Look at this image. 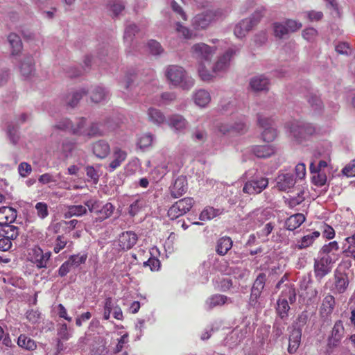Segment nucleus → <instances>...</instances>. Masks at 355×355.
<instances>
[{
	"label": "nucleus",
	"mask_w": 355,
	"mask_h": 355,
	"mask_svg": "<svg viewBox=\"0 0 355 355\" xmlns=\"http://www.w3.org/2000/svg\"><path fill=\"white\" fill-rule=\"evenodd\" d=\"M139 28L135 24L129 23L126 24L123 35L124 40L130 44L136 33H139Z\"/></svg>",
	"instance_id": "obj_42"
},
{
	"label": "nucleus",
	"mask_w": 355,
	"mask_h": 355,
	"mask_svg": "<svg viewBox=\"0 0 355 355\" xmlns=\"http://www.w3.org/2000/svg\"><path fill=\"white\" fill-rule=\"evenodd\" d=\"M277 135V130L272 126L266 127L261 133L263 140L266 142L272 141L276 138Z\"/></svg>",
	"instance_id": "obj_52"
},
{
	"label": "nucleus",
	"mask_w": 355,
	"mask_h": 355,
	"mask_svg": "<svg viewBox=\"0 0 355 355\" xmlns=\"http://www.w3.org/2000/svg\"><path fill=\"white\" fill-rule=\"evenodd\" d=\"M268 185V179L261 175H256L248 180L243 188V191L250 195L260 193Z\"/></svg>",
	"instance_id": "obj_4"
},
{
	"label": "nucleus",
	"mask_w": 355,
	"mask_h": 355,
	"mask_svg": "<svg viewBox=\"0 0 355 355\" xmlns=\"http://www.w3.org/2000/svg\"><path fill=\"white\" fill-rule=\"evenodd\" d=\"M165 75L171 83L180 86L183 89H190L194 85V80L189 76L183 67L178 65H169Z\"/></svg>",
	"instance_id": "obj_1"
},
{
	"label": "nucleus",
	"mask_w": 355,
	"mask_h": 355,
	"mask_svg": "<svg viewBox=\"0 0 355 355\" xmlns=\"http://www.w3.org/2000/svg\"><path fill=\"white\" fill-rule=\"evenodd\" d=\"M191 50L194 56L198 60L210 61L216 49L205 43H198L192 46Z\"/></svg>",
	"instance_id": "obj_7"
},
{
	"label": "nucleus",
	"mask_w": 355,
	"mask_h": 355,
	"mask_svg": "<svg viewBox=\"0 0 355 355\" xmlns=\"http://www.w3.org/2000/svg\"><path fill=\"white\" fill-rule=\"evenodd\" d=\"M101 202L96 199L91 198L85 202H84L85 206L88 207L89 212L94 213L96 214H98L100 211V206Z\"/></svg>",
	"instance_id": "obj_56"
},
{
	"label": "nucleus",
	"mask_w": 355,
	"mask_h": 355,
	"mask_svg": "<svg viewBox=\"0 0 355 355\" xmlns=\"http://www.w3.org/2000/svg\"><path fill=\"white\" fill-rule=\"evenodd\" d=\"M193 99L197 105L203 107L209 103L211 97L207 91L205 89H199L195 93Z\"/></svg>",
	"instance_id": "obj_34"
},
{
	"label": "nucleus",
	"mask_w": 355,
	"mask_h": 355,
	"mask_svg": "<svg viewBox=\"0 0 355 355\" xmlns=\"http://www.w3.org/2000/svg\"><path fill=\"white\" fill-rule=\"evenodd\" d=\"M287 322L286 320L276 318L272 326V336L277 340L284 331Z\"/></svg>",
	"instance_id": "obj_45"
},
{
	"label": "nucleus",
	"mask_w": 355,
	"mask_h": 355,
	"mask_svg": "<svg viewBox=\"0 0 355 355\" xmlns=\"http://www.w3.org/2000/svg\"><path fill=\"white\" fill-rule=\"evenodd\" d=\"M302 336V332H301V330L291 329L288 337V345L287 348L288 354H293L297 352L301 344Z\"/></svg>",
	"instance_id": "obj_13"
},
{
	"label": "nucleus",
	"mask_w": 355,
	"mask_h": 355,
	"mask_svg": "<svg viewBox=\"0 0 355 355\" xmlns=\"http://www.w3.org/2000/svg\"><path fill=\"white\" fill-rule=\"evenodd\" d=\"M233 241L229 236L220 238L216 245V252L220 256L225 255L232 248Z\"/></svg>",
	"instance_id": "obj_22"
},
{
	"label": "nucleus",
	"mask_w": 355,
	"mask_h": 355,
	"mask_svg": "<svg viewBox=\"0 0 355 355\" xmlns=\"http://www.w3.org/2000/svg\"><path fill=\"white\" fill-rule=\"evenodd\" d=\"M169 125L177 131H181L186 128L188 122L180 114H173L168 119Z\"/></svg>",
	"instance_id": "obj_30"
},
{
	"label": "nucleus",
	"mask_w": 355,
	"mask_h": 355,
	"mask_svg": "<svg viewBox=\"0 0 355 355\" xmlns=\"http://www.w3.org/2000/svg\"><path fill=\"white\" fill-rule=\"evenodd\" d=\"M290 306L287 300L283 298H278L275 306V311L279 317L278 319L286 320L288 317Z\"/></svg>",
	"instance_id": "obj_28"
},
{
	"label": "nucleus",
	"mask_w": 355,
	"mask_h": 355,
	"mask_svg": "<svg viewBox=\"0 0 355 355\" xmlns=\"http://www.w3.org/2000/svg\"><path fill=\"white\" fill-rule=\"evenodd\" d=\"M177 206L185 214L188 212L194 204V200L192 198H184L176 202Z\"/></svg>",
	"instance_id": "obj_50"
},
{
	"label": "nucleus",
	"mask_w": 355,
	"mask_h": 355,
	"mask_svg": "<svg viewBox=\"0 0 355 355\" xmlns=\"http://www.w3.org/2000/svg\"><path fill=\"white\" fill-rule=\"evenodd\" d=\"M110 10L114 17H117L124 9L125 5L119 0H114L109 4Z\"/></svg>",
	"instance_id": "obj_57"
},
{
	"label": "nucleus",
	"mask_w": 355,
	"mask_h": 355,
	"mask_svg": "<svg viewBox=\"0 0 355 355\" xmlns=\"http://www.w3.org/2000/svg\"><path fill=\"white\" fill-rule=\"evenodd\" d=\"M32 251L33 259L37 267L39 268H46V263L50 259L51 252H46L44 253L40 247H35Z\"/></svg>",
	"instance_id": "obj_17"
},
{
	"label": "nucleus",
	"mask_w": 355,
	"mask_h": 355,
	"mask_svg": "<svg viewBox=\"0 0 355 355\" xmlns=\"http://www.w3.org/2000/svg\"><path fill=\"white\" fill-rule=\"evenodd\" d=\"M87 209L83 205H70L68 206L67 211L64 213L65 218H70L73 216H81L86 214Z\"/></svg>",
	"instance_id": "obj_37"
},
{
	"label": "nucleus",
	"mask_w": 355,
	"mask_h": 355,
	"mask_svg": "<svg viewBox=\"0 0 355 355\" xmlns=\"http://www.w3.org/2000/svg\"><path fill=\"white\" fill-rule=\"evenodd\" d=\"M114 307V303L112 301L111 297H107L105 299V304H104V313L103 318L105 320H108L110 316V313Z\"/></svg>",
	"instance_id": "obj_61"
},
{
	"label": "nucleus",
	"mask_w": 355,
	"mask_h": 355,
	"mask_svg": "<svg viewBox=\"0 0 355 355\" xmlns=\"http://www.w3.org/2000/svg\"><path fill=\"white\" fill-rule=\"evenodd\" d=\"M153 141V136L151 134H145L141 136L138 142L137 145L140 148H146L152 145Z\"/></svg>",
	"instance_id": "obj_58"
},
{
	"label": "nucleus",
	"mask_w": 355,
	"mask_h": 355,
	"mask_svg": "<svg viewBox=\"0 0 355 355\" xmlns=\"http://www.w3.org/2000/svg\"><path fill=\"white\" fill-rule=\"evenodd\" d=\"M309 319V314L306 310L298 314L296 320L292 324L291 329H300L302 332V328L306 324Z\"/></svg>",
	"instance_id": "obj_38"
},
{
	"label": "nucleus",
	"mask_w": 355,
	"mask_h": 355,
	"mask_svg": "<svg viewBox=\"0 0 355 355\" xmlns=\"http://www.w3.org/2000/svg\"><path fill=\"white\" fill-rule=\"evenodd\" d=\"M250 21H246L245 19L241 20L234 28V35L239 38L245 37L246 33L252 29V27L250 25Z\"/></svg>",
	"instance_id": "obj_36"
},
{
	"label": "nucleus",
	"mask_w": 355,
	"mask_h": 355,
	"mask_svg": "<svg viewBox=\"0 0 355 355\" xmlns=\"http://www.w3.org/2000/svg\"><path fill=\"white\" fill-rule=\"evenodd\" d=\"M336 301L332 295H327L322 302L320 308V315L324 320H329L335 308Z\"/></svg>",
	"instance_id": "obj_10"
},
{
	"label": "nucleus",
	"mask_w": 355,
	"mask_h": 355,
	"mask_svg": "<svg viewBox=\"0 0 355 355\" xmlns=\"http://www.w3.org/2000/svg\"><path fill=\"white\" fill-rule=\"evenodd\" d=\"M93 153L98 158L106 157L110 152V148L108 143L104 140H99L93 144Z\"/></svg>",
	"instance_id": "obj_21"
},
{
	"label": "nucleus",
	"mask_w": 355,
	"mask_h": 355,
	"mask_svg": "<svg viewBox=\"0 0 355 355\" xmlns=\"http://www.w3.org/2000/svg\"><path fill=\"white\" fill-rule=\"evenodd\" d=\"M274 35L276 37L279 39L283 38L284 36L288 35L289 33L286 28L285 24L279 22H275L272 24Z\"/></svg>",
	"instance_id": "obj_51"
},
{
	"label": "nucleus",
	"mask_w": 355,
	"mask_h": 355,
	"mask_svg": "<svg viewBox=\"0 0 355 355\" xmlns=\"http://www.w3.org/2000/svg\"><path fill=\"white\" fill-rule=\"evenodd\" d=\"M168 216L172 219H176L180 216L184 215L183 211L177 206L176 202L168 210Z\"/></svg>",
	"instance_id": "obj_63"
},
{
	"label": "nucleus",
	"mask_w": 355,
	"mask_h": 355,
	"mask_svg": "<svg viewBox=\"0 0 355 355\" xmlns=\"http://www.w3.org/2000/svg\"><path fill=\"white\" fill-rule=\"evenodd\" d=\"M252 153L259 158H267L275 153V148L272 145H256L252 146Z\"/></svg>",
	"instance_id": "obj_20"
},
{
	"label": "nucleus",
	"mask_w": 355,
	"mask_h": 355,
	"mask_svg": "<svg viewBox=\"0 0 355 355\" xmlns=\"http://www.w3.org/2000/svg\"><path fill=\"white\" fill-rule=\"evenodd\" d=\"M19 126L17 125H14L12 123H10L8 126V136L9 137V139L10 142L13 144H17L18 143V141L19 139Z\"/></svg>",
	"instance_id": "obj_48"
},
{
	"label": "nucleus",
	"mask_w": 355,
	"mask_h": 355,
	"mask_svg": "<svg viewBox=\"0 0 355 355\" xmlns=\"http://www.w3.org/2000/svg\"><path fill=\"white\" fill-rule=\"evenodd\" d=\"M137 240V235L135 232L132 231L124 232L119 236V246L123 250H130L136 244Z\"/></svg>",
	"instance_id": "obj_15"
},
{
	"label": "nucleus",
	"mask_w": 355,
	"mask_h": 355,
	"mask_svg": "<svg viewBox=\"0 0 355 355\" xmlns=\"http://www.w3.org/2000/svg\"><path fill=\"white\" fill-rule=\"evenodd\" d=\"M20 71L21 74L25 77L32 75L35 71V63L33 57L31 55L24 56V60L21 62Z\"/></svg>",
	"instance_id": "obj_25"
},
{
	"label": "nucleus",
	"mask_w": 355,
	"mask_h": 355,
	"mask_svg": "<svg viewBox=\"0 0 355 355\" xmlns=\"http://www.w3.org/2000/svg\"><path fill=\"white\" fill-rule=\"evenodd\" d=\"M19 235L18 227L11 224H6L0 227V236L15 241Z\"/></svg>",
	"instance_id": "obj_24"
},
{
	"label": "nucleus",
	"mask_w": 355,
	"mask_h": 355,
	"mask_svg": "<svg viewBox=\"0 0 355 355\" xmlns=\"http://www.w3.org/2000/svg\"><path fill=\"white\" fill-rule=\"evenodd\" d=\"M344 327L342 320H337L332 329L331 334L327 339V346L332 349L340 344L344 334Z\"/></svg>",
	"instance_id": "obj_9"
},
{
	"label": "nucleus",
	"mask_w": 355,
	"mask_h": 355,
	"mask_svg": "<svg viewBox=\"0 0 355 355\" xmlns=\"http://www.w3.org/2000/svg\"><path fill=\"white\" fill-rule=\"evenodd\" d=\"M8 41L12 49V55H18L22 49V42L20 37L13 33H11L8 36Z\"/></svg>",
	"instance_id": "obj_31"
},
{
	"label": "nucleus",
	"mask_w": 355,
	"mask_h": 355,
	"mask_svg": "<svg viewBox=\"0 0 355 355\" xmlns=\"http://www.w3.org/2000/svg\"><path fill=\"white\" fill-rule=\"evenodd\" d=\"M148 46L150 53L153 55H159L163 52V49L160 44L154 40L148 42Z\"/></svg>",
	"instance_id": "obj_62"
},
{
	"label": "nucleus",
	"mask_w": 355,
	"mask_h": 355,
	"mask_svg": "<svg viewBox=\"0 0 355 355\" xmlns=\"http://www.w3.org/2000/svg\"><path fill=\"white\" fill-rule=\"evenodd\" d=\"M109 92L101 86L96 87L92 92L91 99L94 103H100L105 100Z\"/></svg>",
	"instance_id": "obj_41"
},
{
	"label": "nucleus",
	"mask_w": 355,
	"mask_h": 355,
	"mask_svg": "<svg viewBox=\"0 0 355 355\" xmlns=\"http://www.w3.org/2000/svg\"><path fill=\"white\" fill-rule=\"evenodd\" d=\"M187 189L186 177L180 175L175 180L173 185L170 188L171 196L174 198H178L187 192Z\"/></svg>",
	"instance_id": "obj_12"
},
{
	"label": "nucleus",
	"mask_w": 355,
	"mask_h": 355,
	"mask_svg": "<svg viewBox=\"0 0 355 355\" xmlns=\"http://www.w3.org/2000/svg\"><path fill=\"white\" fill-rule=\"evenodd\" d=\"M87 257V254H73L70 256L67 261L71 263V267L77 268L85 263Z\"/></svg>",
	"instance_id": "obj_53"
},
{
	"label": "nucleus",
	"mask_w": 355,
	"mask_h": 355,
	"mask_svg": "<svg viewBox=\"0 0 355 355\" xmlns=\"http://www.w3.org/2000/svg\"><path fill=\"white\" fill-rule=\"evenodd\" d=\"M320 233L318 231H315L309 234L304 236L300 241L297 242L296 248L299 250L306 248L311 245L314 241L318 238Z\"/></svg>",
	"instance_id": "obj_33"
},
{
	"label": "nucleus",
	"mask_w": 355,
	"mask_h": 355,
	"mask_svg": "<svg viewBox=\"0 0 355 355\" xmlns=\"http://www.w3.org/2000/svg\"><path fill=\"white\" fill-rule=\"evenodd\" d=\"M73 329L68 327L66 323H61L58 324L57 335L58 338L63 340H68L72 335Z\"/></svg>",
	"instance_id": "obj_43"
},
{
	"label": "nucleus",
	"mask_w": 355,
	"mask_h": 355,
	"mask_svg": "<svg viewBox=\"0 0 355 355\" xmlns=\"http://www.w3.org/2000/svg\"><path fill=\"white\" fill-rule=\"evenodd\" d=\"M266 281V275L263 272L259 273L257 277L251 288L249 299V304L250 306H255L257 304L258 300L265 287Z\"/></svg>",
	"instance_id": "obj_5"
},
{
	"label": "nucleus",
	"mask_w": 355,
	"mask_h": 355,
	"mask_svg": "<svg viewBox=\"0 0 355 355\" xmlns=\"http://www.w3.org/2000/svg\"><path fill=\"white\" fill-rule=\"evenodd\" d=\"M17 344L20 347L27 350H34L37 347L35 340L23 334L19 336Z\"/></svg>",
	"instance_id": "obj_44"
},
{
	"label": "nucleus",
	"mask_w": 355,
	"mask_h": 355,
	"mask_svg": "<svg viewBox=\"0 0 355 355\" xmlns=\"http://www.w3.org/2000/svg\"><path fill=\"white\" fill-rule=\"evenodd\" d=\"M223 212V209H214L212 207H208L204 209L200 214L199 218L201 220H210L216 217Z\"/></svg>",
	"instance_id": "obj_40"
},
{
	"label": "nucleus",
	"mask_w": 355,
	"mask_h": 355,
	"mask_svg": "<svg viewBox=\"0 0 355 355\" xmlns=\"http://www.w3.org/2000/svg\"><path fill=\"white\" fill-rule=\"evenodd\" d=\"M114 207L110 202H107L105 205L101 204L100 211L98 212V219L101 221L110 217L113 214Z\"/></svg>",
	"instance_id": "obj_46"
},
{
	"label": "nucleus",
	"mask_w": 355,
	"mask_h": 355,
	"mask_svg": "<svg viewBox=\"0 0 355 355\" xmlns=\"http://www.w3.org/2000/svg\"><path fill=\"white\" fill-rule=\"evenodd\" d=\"M269 85V79L264 75L256 76L252 78L250 81V85L254 92L268 91Z\"/></svg>",
	"instance_id": "obj_16"
},
{
	"label": "nucleus",
	"mask_w": 355,
	"mask_h": 355,
	"mask_svg": "<svg viewBox=\"0 0 355 355\" xmlns=\"http://www.w3.org/2000/svg\"><path fill=\"white\" fill-rule=\"evenodd\" d=\"M228 301H230V303H232V300L230 298L227 297L226 295H220V294H216L211 295L210 297H209L205 304L207 306V309L209 310L212 309L213 308L218 306H222L227 303Z\"/></svg>",
	"instance_id": "obj_27"
},
{
	"label": "nucleus",
	"mask_w": 355,
	"mask_h": 355,
	"mask_svg": "<svg viewBox=\"0 0 355 355\" xmlns=\"http://www.w3.org/2000/svg\"><path fill=\"white\" fill-rule=\"evenodd\" d=\"M338 249L339 246L337 241L329 242L328 244H325L322 247L319 251V256H329L334 259V262H336L338 259V254H336L335 252L338 251Z\"/></svg>",
	"instance_id": "obj_19"
},
{
	"label": "nucleus",
	"mask_w": 355,
	"mask_h": 355,
	"mask_svg": "<svg viewBox=\"0 0 355 355\" xmlns=\"http://www.w3.org/2000/svg\"><path fill=\"white\" fill-rule=\"evenodd\" d=\"M305 97L308 103L314 111L320 112L323 109V103L320 96L316 92L313 91L309 92Z\"/></svg>",
	"instance_id": "obj_26"
},
{
	"label": "nucleus",
	"mask_w": 355,
	"mask_h": 355,
	"mask_svg": "<svg viewBox=\"0 0 355 355\" xmlns=\"http://www.w3.org/2000/svg\"><path fill=\"white\" fill-rule=\"evenodd\" d=\"M305 216L302 214L292 215L285 222L286 228L290 231L295 230L305 221Z\"/></svg>",
	"instance_id": "obj_29"
},
{
	"label": "nucleus",
	"mask_w": 355,
	"mask_h": 355,
	"mask_svg": "<svg viewBox=\"0 0 355 355\" xmlns=\"http://www.w3.org/2000/svg\"><path fill=\"white\" fill-rule=\"evenodd\" d=\"M148 114L149 119L155 124H162L165 121V116L160 110L155 108H149Z\"/></svg>",
	"instance_id": "obj_47"
},
{
	"label": "nucleus",
	"mask_w": 355,
	"mask_h": 355,
	"mask_svg": "<svg viewBox=\"0 0 355 355\" xmlns=\"http://www.w3.org/2000/svg\"><path fill=\"white\" fill-rule=\"evenodd\" d=\"M335 262L329 256L320 257L314 259L313 272L318 282L321 280L331 272L332 266Z\"/></svg>",
	"instance_id": "obj_3"
},
{
	"label": "nucleus",
	"mask_w": 355,
	"mask_h": 355,
	"mask_svg": "<svg viewBox=\"0 0 355 355\" xmlns=\"http://www.w3.org/2000/svg\"><path fill=\"white\" fill-rule=\"evenodd\" d=\"M342 173L347 177H355V159L346 165L343 168Z\"/></svg>",
	"instance_id": "obj_64"
},
{
	"label": "nucleus",
	"mask_w": 355,
	"mask_h": 355,
	"mask_svg": "<svg viewBox=\"0 0 355 355\" xmlns=\"http://www.w3.org/2000/svg\"><path fill=\"white\" fill-rule=\"evenodd\" d=\"M334 287L333 291L334 293H344L349 286L348 275L342 272L336 270L334 272Z\"/></svg>",
	"instance_id": "obj_11"
},
{
	"label": "nucleus",
	"mask_w": 355,
	"mask_h": 355,
	"mask_svg": "<svg viewBox=\"0 0 355 355\" xmlns=\"http://www.w3.org/2000/svg\"><path fill=\"white\" fill-rule=\"evenodd\" d=\"M216 13L211 10H206L196 15L192 19V26L196 30L207 28L214 20Z\"/></svg>",
	"instance_id": "obj_6"
},
{
	"label": "nucleus",
	"mask_w": 355,
	"mask_h": 355,
	"mask_svg": "<svg viewBox=\"0 0 355 355\" xmlns=\"http://www.w3.org/2000/svg\"><path fill=\"white\" fill-rule=\"evenodd\" d=\"M279 298H283L292 304L296 301V291L293 285L286 284Z\"/></svg>",
	"instance_id": "obj_39"
},
{
	"label": "nucleus",
	"mask_w": 355,
	"mask_h": 355,
	"mask_svg": "<svg viewBox=\"0 0 355 355\" xmlns=\"http://www.w3.org/2000/svg\"><path fill=\"white\" fill-rule=\"evenodd\" d=\"M265 12V9L263 8H261L257 9L254 12L252 16L250 18L245 19L246 21H250V26L252 28L258 24L260 21L261 19L263 16Z\"/></svg>",
	"instance_id": "obj_55"
},
{
	"label": "nucleus",
	"mask_w": 355,
	"mask_h": 355,
	"mask_svg": "<svg viewBox=\"0 0 355 355\" xmlns=\"http://www.w3.org/2000/svg\"><path fill=\"white\" fill-rule=\"evenodd\" d=\"M87 92L85 89H81L72 94H69L66 98V103L68 107L73 108L77 105L79 101L83 96L86 95Z\"/></svg>",
	"instance_id": "obj_35"
},
{
	"label": "nucleus",
	"mask_w": 355,
	"mask_h": 355,
	"mask_svg": "<svg viewBox=\"0 0 355 355\" xmlns=\"http://www.w3.org/2000/svg\"><path fill=\"white\" fill-rule=\"evenodd\" d=\"M35 209L37 210V215L41 219H44L49 215L48 205L45 202H37L35 205Z\"/></svg>",
	"instance_id": "obj_59"
},
{
	"label": "nucleus",
	"mask_w": 355,
	"mask_h": 355,
	"mask_svg": "<svg viewBox=\"0 0 355 355\" xmlns=\"http://www.w3.org/2000/svg\"><path fill=\"white\" fill-rule=\"evenodd\" d=\"M290 136L301 143L315 132V127L310 123L301 120H293L286 123Z\"/></svg>",
	"instance_id": "obj_2"
},
{
	"label": "nucleus",
	"mask_w": 355,
	"mask_h": 355,
	"mask_svg": "<svg viewBox=\"0 0 355 355\" xmlns=\"http://www.w3.org/2000/svg\"><path fill=\"white\" fill-rule=\"evenodd\" d=\"M17 218V211L10 207L0 208V227L6 224H11Z\"/></svg>",
	"instance_id": "obj_18"
},
{
	"label": "nucleus",
	"mask_w": 355,
	"mask_h": 355,
	"mask_svg": "<svg viewBox=\"0 0 355 355\" xmlns=\"http://www.w3.org/2000/svg\"><path fill=\"white\" fill-rule=\"evenodd\" d=\"M276 181V187L282 191H286L293 187L296 182L293 175L291 173L279 174L277 178Z\"/></svg>",
	"instance_id": "obj_14"
},
{
	"label": "nucleus",
	"mask_w": 355,
	"mask_h": 355,
	"mask_svg": "<svg viewBox=\"0 0 355 355\" xmlns=\"http://www.w3.org/2000/svg\"><path fill=\"white\" fill-rule=\"evenodd\" d=\"M342 253L345 257H351L355 261V234L345 239Z\"/></svg>",
	"instance_id": "obj_23"
},
{
	"label": "nucleus",
	"mask_w": 355,
	"mask_h": 355,
	"mask_svg": "<svg viewBox=\"0 0 355 355\" xmlns=\"http://www.w3.org/2000/svg\"><path fill=\"white\" fill-rule=\"evenodd\" d=\"M327 175L324 172L316 170L315 173L312 177L313 183L318 187H322L326 184Z\"/></svg>",
	"instance_id": "obj_54"
},
{
	"label": "nucleus",
	"mask_w": 355,
	"mask_h": 355,
	"mask_svg": "<svg viewBox=\"0 0 355 355\" xmlns=\"http://www.w3.org/2000/svg\"><path fill=\"white\" fill-rule=\"evenodd\" d=\"M127 154L125 151L121 150L120 148H115L114 150V159L109 165L110 171H114L121 164L125 159Z\"/></svg>",
	"instance_id": "obj_32"
},
{
	"label": "nucleus",
	"mask_w": 355,
	"mask_h": 355,
	"mask_svg": "<svg viewBox=\"0 0 355 355\" xmlns=\"http://www.w3.org/2000/svg\"><path fill=\"white\" fill-rule=\"evenodd\" d=\"M239 51V49L236 47L227 49L214 65L213 71L216 73L225 71L228 68L232 58Z\"/></svg>",
	"instance_id": "obj_8"
},
{
	"label": "nucleus",
	"mask_w": 355,
	"mask_h": 355,
	"mask_svg": "<svg viewBox=\"0 0 355 355\" xmlns=\"http://www.w3.org/2000/svg\"><path fill=\"white\" fill-rule=\"evenodd\" d=\"M191 139L196 142L204 143L207 139V132L203 128H197L193 130Z\"/></svg>",
	"instance_id": "obj_49"
},
{
	"label": "nucleus",
	"mask_w": 355,
	"mask_h": 355,
	"mask_svg": "<svg viewBox=\"0 0 355 355\" xmlns=\"http://www.w3.org/2000/svg\"><path fill=\"white\" fill-rule=\"evenodd\" d=\"M111 52L112 54H114L115 53V50L111 47L109 44H103L102 46H101L98 49L97 52V57L100 60L104 59L105 55H108V53Z\"/></svg>",
	"instance_id": "obj_60"
}]
</instances>
